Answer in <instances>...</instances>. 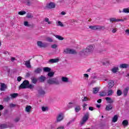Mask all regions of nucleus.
<instances>
[{
    "instance_id": "1",
    "label": "nucleus",
    "mask_w": 129,
    "mask_h": 129,
    "mask_svg": "<svg viewBox=\"0 0 129 129\" xmlns=\"http://www.w3.org/2000/svg\"><path fill=\"white\" fill-rule=\"evenodd\" d=\"M30 83L29 81L25 80L22 84H21L19 87V89H25L26 88H30L31 90H34V85H29Z\"/></svg>"
},
{
    "instance_id": "2",
    "label": "nucleus",
    "mask_w": 129,
    "mask_h": 129,
    "mask_svg": "<svg viewBox=\"0 0 129 129\" xmlns=\"http://www.w3.org/2000/svg\"><path fill=\"white\" fill-rule=\"evenodd\" d=\"M95 47V46L94 45V44H91L87 46L85 49L88 55H89V54H92V53H93Z\"/></svg>"
},
{
    "instance_id": "3",
    "label": "nucleus",
    "mask_w": 129,
    "mask_h": 129,
    "mask_svg": "<svg viewBox=\"0 0 129 129\" xmlns=\"http://www.w3.org/2000/svg\"><path fill=\"white\" fill-rule=\"evenodd\" d=\"M47 83L48 84H55V85H59V84H60L59 81L56 78L48 79L47 80Z\"/></svg>"
},
{
    "instance_id": "4",
    "label": "nucleus",
    "mask_w": 129,
    "mask_h": 129,
    "mask_svg": "<svg viewBox=\"0 0 129 129\" xmlns=\"http://www.w3.org/2000/svg\"><path fill=\"white\" fill-rule=\"evenodd\" d=\"M56 118L55 120L56 123L58 122H60L62 121V120H63V119H64V115H63V113H60L57 115Z\"/></svg>"
},
{
    "instance_id": "5",
    "label": "nucleus",
    "mask_w": 129,
    "mask_h": 129,
    "mask_svg": "<svg viewBox=\"0 0 129 129\" xmlns=\"http://www.w3.org/2000/svg\"><path fill=\"white\" fill-rule=\"evenodd\" d=\"M89 29H91V30H102V29H104V27L103 26H100L98 25H95L92 26L91 25L89 26Z\"/></svg>"
},
{
    "instance_id": "6",
    "label": "nucleus",
    "mask_w": 129,
    "mask_h": 129,
    "mask_svg": "<svg viewBox=\"0 0 129 129\" xmlns=\"http://www.w3.org/2000/svg\"><path fill=\"white\" fill-rule=\"evenodd\" d=\"M89 117V113H87L85 114L84 117H83L82 121L81 122V124H84V123H85L87 120H88V118Z\"/></svg>"
},
{
    "instance_id": "7",
    "label": "nucleus",
    "mask_w": 129,
    "mask_h": 129,
    "mask_svg": "<svg viewBox=\"0 0 129 129\" xmlns=\"http://www.w3.org/2000/svg\"><path fill=\"white\" fill-rule=\"evenodd\" d=\"M64 53L66 54H76V51L74 49H71L69 48H67L64 50Z\"/></svg>"
},
{
    "instance_id": "8",
    "label": "nucleus",
    "mask_w": 129,
    "mask_h": 129,
    "mask_svg": "<svg viewBox=\"0 0 129 129\" xmlns=\"http://www.w3.org/2000/svg\"><path fill=\"white\" fill-rule=\"evenodd\" d=\"M37 46L40 47V48H46L47 47V43H43V42L41 41H37Z\"/></svg>"
},
{
    "instance_id": "9",
    "label": "nucleus",
    "mask_w": 129,
    "mask_h": 129,
    "mask_svg": "<svg viewBox=\"0 0 129 129\" xmlns=\"http://www.w3.org/2000/svg\"><path fill=\"white\" fill-rule=\"evenodd\" d=\"M79 55H80V56H87V55H88V53H87L86 48L82 50L79 52Z\"/></svg>"
},
{
    "instance_id": "10",
    "label": "nucleus",
    "mask_w": 129,
    "mask_h": 129,
    "mask_svg": "<svg viewBox=\"0 0 129 129\" xmlns=\"http://www.w3.org/2000/svg\"><path fill=\"white\" fill-rule=\"evenodd\" d=\"M60 61V59L58 58H52L49 60L48 63H50L51 64H53V63H57V62H59Z\"/></svg>"
},
{
    "instance_id": "11",
    "label": "nucleus",
    "mask_w": 129,
    "mask_h": 129,
    "mask_svg": "<svg viewBox=\"0 0 129 129\" xmlns=\"http://www.w3.org/2000/svg\"><path fill=\"white\" fill-rule=\"evenodd\" d=\"M55 7H56V4H55V3H52V2L48 4L47 5V7L48 9H55Z\"/></svg>"
},
{
    "instance_id": "12",
    "label": "nucleus",
    "mask_w": 129,
    "mask_h": 129,
    "mask_svg": "<svg viewBox=\"0 0 129 129\" xmlns=\"http://www.w3.org/2000/svg\"><path fill=\"white\" fill-rule=\"evenodd\" d=\"M24 64L25 65L26 67L29 69L32 68V66H31V61L30 60L25 61Z\"/></svg>"
},
{
    "instance_id": "13",
    "label": "nucleus",
    "mask_w": 129,
    "mask_h": 129,
    "mask_svg": "<svg viewBox=\"0 0 129 129\" xmlns=\"http://www.w3.org/2000/svg\"><path fill=\"white\" fill-rule=\"evenodd\" d=\"M0 84H1L0 90H1V91H5V90H6V89H7V86L5 83H1Z\"/></svg>"
},
{
    "instance_id": "14",
    "label": "nucleus",
    "mask_w": 129,
    "mask_h": 129,
    "mask_svg": "<svg viewBox=\"0 0 129 129\" xmlns=\"http://www.w3.org/2000/svg\"><path fill=\"white\" fill-rule=\"evenodd\" d=\"M25 110L26 112H28V113H30V112L32 111V106L30 105H27L25 107Z\"/></svg>"
},
{
    "instance_id": "15",
    "label": "nucleus",
    "mask_w": 129,
    "mask_h": 129,
    "mask_svg": "<svg viewBox=\"0 0 129 129\" xmlns=\"http://www.w3.org/2000/svg\"><path fill=\"white\" fill-rule=\"evenodd\" d=\"M38 92L39 94H40L41 95H44L46 92L45 91H44L43 89H41V88H38L37 89Z\"/></svg>"
},
{
    "instance_id": "16",
    "label": "nucleus",
    "mask_w": 129,
    "mask_h": 129,
    "mask_svg": "<svg viewBox=\"0 0 129 129\" xmlns=\"http://www.w3.org/2000/svg\"><path fill=\"white\" fill-rule=\"evenodd\" d=\"M114 85V82L112 80L109 81L108 83V88L109 89H111L112 87H113V86Z\"/></svg>"
},
{
    "instance_id": "17",
    "label": "nucleus",
    "mask_w": 129,
    "mask_h": 129,
    "mask_svg": "<svg viewBox=\"0 0 129 129\" xmlns=\"http://www.w3.org/2000/svg\"><path fill=\"white\" fill-rule=\"evenodd\" d=\"M42 68H38L36 69L34 71V73H35V74H40V73H41V72H42Z\"/></svg>"
},
{
    "instance_id": "18",
    "label": "nucleus",
    "mask_w": 129,
    "mask_h": 129,
    "mask_svg": "<svg viewBox=\"0 0 129 129\" xmlns=\"http://www.w3.org/2000/svg\"><path fill=\"white\" fill-rule=\"evenodd\" d=\"M61 81L64 82L65 83H68L69 82V78L65 77H62L61 78Z\"/></svg>"
},
{
    "instance_id": "19",
    "label": "nucleus",
    "mask_w": 129,
    "mask_h": 129,
    "mask_svg": "<svg viewBox=\"0 0 129 129\" xmlns=\"http://www.w3.org/2000/svg\"><path fill=\"white\" fill-rule=\"evenodd\" d=\"M128 67H129V65L127 63H123V64H120L119 66L120 68H123V69L127 68H128Z\"/></svg>"
},
{
    "instance_id": "20",
    "label": "nucleus",
    "mask_w": 129,
    "mask_h": 129,
    "mask_svg": "<svg viewBox=\"0 0 129 129\" xmlns=\"http://www.w3.org/2000/svg\"><path fill=\"white\" fill-rule=\"evenodd\" d=\"M114 93V91L113 90L110 89L108 91L107 96H111L112 94Z\"/></svg>"
},
{
    "instance_id": "21",
    "label": "nucleus",
    "mask_w": 129,
    "mask_h": 129,
    "mask_svg": "<svg viewBox=\"0 0 129 129\" xmlns=\"http://www.w3.org/2000/svg\"><path fill=\"white\" fill-rule=\"evenodd\" d=\"M112 109V105L109 104L106 106L105 110L107 111H109V110H111Z\"/></svg>"
},
{
    "instance_id": "22",
    "label": "nucleus",
    "mask_w": 129,
    "mask_h": 129,
    "mask_svg": "<svg viewBox=\"0 0 129 129\" xmlns=\"http://www.w3.org/2000/svg\"><path fill=\"white\" fill-rule=\"evenodd\" d=\"M105 99L108 103H113V100H112V99H111V98L110 97H106Z\"/></svg>"
},
{
    "instance_id": "23",
    "label": "nucleus",
    "mask_w": 129,
    "mask_h": 129,
    "mask_svg": "<svg viewBox=\"0 0 129 129\" xmlns=\"http://www.w3.org/2000/svg\"><path fill=\"white\" fill-rule=\"evenodd\" d=\"M128 89H129L128 87H127L123 90V93H124V96H126V95H127V93H128Z\"/></svg>"
},
{
    "instance_id": "24",
    "label": "nucleus",
    "mask_w": 129,
    "mask_h": 129,
    "mask_svg": "<svg viewBox=\"0 0 129 129\" xmlns=\"http://www.w3.org/2000/svg\"><path fill=\"white\" fill-rule=\"evenodd\" d=\"M99 91V88L96 87L93 89V93H94V94H96V93H97Z\"/></svg>"
},
{
    "instance_id": "25",
    "label": "nucleus",
    "mask_w": 129,
    "mask_h": 129,
    "mask_svg": "<svg viewBox=\"0 0 129 129\" xmlns=\"http://www.w3.org/2000/svg\"><path fill=\"white\" fill-rule=\"evenodd\" d=\"M122 13H123L124 14H129V7L123 9Z\"/></svg>"
},
{
    "instance_id": "26",
    "label": "nucleus",
    "mask_w": 129,
    "mask_h": 129,
    "mask_svg": "<svg viewBox=\"0 0 129 129\" xmlns=\"http://www.w3.org/2000/svg\"><path fill=\"white\" fill-rule=\"evenodd\" d=\"M122 124L123 126H127L128 125V121H127V120H123Z\"/></svg>"
},
{
    "instance_id": "27",
    "label": "nucleus",
    "mask_w": 129,
    "mask_h": 129,
    "mask_svg": "<svg viewBox=\"0 0 129 129\" xmlns=\"http://www.w3.org/2000/svg\"><path fill=\"white\" fill-rule=\"evenodd\" d=\"M81 110V107L79 105L77 106L75 108V111L76 112H79Z\"/></svg>"
},
{
    "instance_id": "28",
    "label": "nucleus",
    "mask_w": 129,
    "mask_h": 129,
    "mask_svg": "<svg viewBox=\"0 0 129 129\" xmlns=\"http://www.w3.org/2000/svg\"><path fill=\"white\" fill-rule=\"evenodd\" d=\"M39 79L40 82H44V81L46 80V77L43 76H41Z\"/></svg>"
},
{
    "instance_id": "29",
    "label": "nucleus",
    "mask_w": 129,
    "mask_h": 129,
    "mask_svg": "<svg viewBox=\"0 0 129 129\" xmlns=\"http://www.w3.org/2000/svg\"><path fill=\"white\" fill-rule=\"evenodd\" d=\"M11 98H16L19 96V94L18 93H13L10 95Z\"/></svg>"
},
{
    "instance_id": "30",
    "label": "nucleus",
    "mask_w": 129,
    "mask_h": 129,
    "mask_svg": "<svg viewBox=\"0 0 129 129\" xmlns=\"http://www.w3.org/2000/svg\"><path fill=\"white\" fill-rule=\"evenodd\" d=\"M106 91H103L100 92L99 95L100 96H106Z\"/></svg>"
},
{
    "instance_id": "31",
    "label": "nucleus",
    "mask_w": 129,
    "mask_h": 129,
    "mask_svg": "<svg viewBox=\"0 0 129 129\" xmlns=\"http://www.w3.org/2000/svg\"><path fill=\"white\" fill-rule=\"evenodd\" d=\"M118 117L117 115H115L114 116V117L112 118V121L113 122H116V121H117V119H118Z\"/></svg>"
},
{
    "instance_id": "32",
    "label": "nucleus",
    "mask_w": 129,
    "mask_h": 129,
    "mask_svg": "<svg viewBox=\"0 0 129 129\" xmlns=\"http://www.w3.org/2000/svg\"><path fill=\"white\" fill-rule=\"evenodd\" d=\"M44 21H45V22L47 23V24H48V25H52V24H53V22L49 21V18H45Z\"/></svg>"
},
{
    "instance_id": "33",
    "label": "nucleus",
    "mask_w": 129,
    "mask_h": 129,
    "mask_svg": "<svg viewBox=\"0 0 129 129\" xmlns=\"http://www.w3.org/2000/svg\"><path fill=\"white\" fill-rule=\"evenodd\" d=\"M43 71L44 72H50L51 71V69L48 67H45L43 68Z\"/></svg>"
},
{
    "instance_id": "34",
    "label": "nucleus",
    "mask_w": 129,
    "mask_h": 129,
    "mask_svg": "<svg viewBox=\"0 0 129 129\" xmlns=\"http://www.w3.org/2000/svg\"><path fill=\"white\" fill-rule=\"evenodd\" d=\"M109 21L111 22H118V19H116V18H111L109 19Z\"/></svg>"
},
{
    "instance_id": "35",
    "label": "nucleus",
    "mask_w": 129,
    "mask_h": 129,
    "mask_svg": "<svg viewBox=\"0 0 129 129\" xmlns=\"http://www.w3.org/2000/svg\"><path fill=\"white\" fill-rule=\"evenodd\" d=\"M41 109L42 110V111H48L49 108H48V107L47 106H42L41 107Z\"/></svg>"
},
{
    "instance_id": "36",
    "label": "nucleus",
    "mask_w": 129,
    "mask_h": 129,
    "mask_svg": "<svg viewBox=\"0 0 129 129\" xmlns=\"http://www.w3.org/2000/svg\"><path fill=\"white\" fill-rule=\"evenodd\" d=\"M118 70V68H113L111 69V71L113 73H116Z\"/></svg>"
},
{
    "instance_id": "37",
    "label": "nucleus",
    "mask_w": 129,
    "mask_h": 129,
    "mask_svg": "<svg viewBox=\"0 0 129 129\" xmlns=\"http://www.w3.org/2000/svg\"><path fill=\"white\" fill-rule=\"evenodd\" d=\"M54 72H49L48 74V77H53V76H54Z\"/></svg>"
},
{
    "instance_id": "38",
    "label": "nucleus",
    "mask_w": 129,
    "mask_h": 129,
    "mask_svg": "<svg viewBox=\"0 0 129 129\" xmlns=\"http://www.w3.org/2000/svg\"><path fill=\"white\" fill-rule=\"evenodd\" d=\"M27 14V12L25 11H20L18 13V15H20V16H24V15H26Z\"/></svg>"
},
{
    "instance_id": "39",
    "label": "nucleus",
    "mask_w": 129,
    "mask_h": 129,
    "mask_svg": "<svg viewBox=\"0 0 129 129\" xmlns=\"http://www.w3.org/2000/svg\"><path fill=\"white\" fill-rule=\"evenodd\" d=\"M54 36L57 39H58V40H64V38L63 37H62V36H59V35H54Z\"/></svg>"
},
{
    "instance_id": "40",
    "label": "nucleus",
    "mask_w": 129,
    "mask_h": 129,
    "mask_svg": "<svg viewBox=\"0 0 129 129\" xmlns=\"http://www.w3.org/2000/svg\"><path fill=\"white\" fill-rule=\"evenodd\" d=\"M31 80L32 83H34V84H36V83H37V80L36 78H32Z\"/></svg>"
},
{
    "instance_id": "41",
    "label": "nucleus",
    "mask_w": 129,
    "mask_h": 129,
    "mask_svg": "<svg viewBox=\"0 0 129 129\" xmlns=\"http://www.w3.org/2000/svg\"><path fill=\"white\" fill-rule=\"evenodd\" d=\"M57 26H59L60 27H64V25L63 24V23L62 22H61L60 21H58L57 22Z\"/></svg>"
},
{
    "instance_id": "42",
    "label": "nucleus",
    "mask_w": 129,
    "mask_h": 129,
    "mask_svg": "<svg viewBox=\"0 0 129 129\" xmlns=\"http://www.w3.org/2000/svg\"><path fill=\"white\" fill-rule=\"evenodd\" d=\"M68 107H69V108H72L73 107V103H69Z\"/></svg>"
},
{
    "instance_id": "43",
    "label": "nucleus",
    "mask_w": 129,
    "mask_h": 129,
    "mask_svg": "<svg viewBox=\"0 0 129 129\" xmlns=\"http://www.w3.org/2000/svg\"><path fill=\"white\" fill-rule=\"evenodd\" d=\"M24 26H25L26 27H30V26H31V25H30L29 24V23L27 21H25L24 22Z\"/></svg>"
},
{
    "instance_id": "44",
    "label": "nucleus",
    "mask_w": 129,
    "mask_h": 129,
    "mask_svg": "<svg viewBox=\"0 0 129 129\" xmlns=\"http://www.w3.org/2000/svg\"><path fill=\"white\" fill-rule=\"evenodd\" d=\"M121 94H122V92L120 90H118L117 91V95H118V96H120V95H121Z\"/></svg>"
},
{
    "instance_id": "45",
    "label": "nucleus",
    "mask_w": 129,
    "mask_h": 129,
    "mask_svg": "<svg viewBox=\"0 0 129 129\" xmlns=\"http://www.w3.org/2000/svg\"><path fill=\"white\" fill-rule=\"evenodd\" d=\"M7 127V125L3 124L2 125H0V129H3V128H6Z\"/></svg>"
},
{
    "instance_id": "46",
    "label": "nucleus",
    "mask_w": 129,
    "mask_h": 129,
    "mask_svg": "<svg viewBox=\"0 0 129 129\" xmlns=\"http://www.w3.org/2000/svg\"><path fill=\"white\" fill-rule=\"evenodd\" d=\"M46 41H47V42H53V39H52V38H51L50 37H47L46 38Z\"/></svg>"
},
{
    "instance_id": "47",
    "label": "nucleus",
    "mask_w": 129,
    "mask_h": 129,
    "mask_svg": "<svg viewBox=\"0 0 129 129\" xmlns=\"http://www.w3.org/2000/svg\"><path fill=\"white\" fill-rule=\"evenodd\" d=\"M27 18H28L29 19H31L32 18H33V15L31 14H28L27 15Z\"/></svg>"
},
{
    "instance_id": "48",
    "label": "nucleus",
    "mask_w": 129,
    "mask_h": 129,
    "mask_svg": "<svg viewBox=\"0 0 129 129\" xmlns=\"http://www.w3.org/2000/svg\"><path fill=\"white\" fill-rule=\"evenodd\" d=\"M125 35H126L127 36H129V29H126L125 31Z\"/></svg>"
},
{
    "instance_id": "49",
    "label": "nucleus",
    "mask_w": 129,
    "mask_h": 129,
    "mask_svg": "<svg viewBox=\"0 0 129 129\" xmlns=\"http://www.w3.org/2000/svg\"><path fill=\"white\" fill-rule=\"evenodd\" d=\"M70 23L71 25H73L72 24H73V23H75V20L71 19V20H70Z\"/></svg>"
},
{
    "instance_id": "50",
    "label": "nucleus",
    "mask_w": 129,
    "mask_h": 129,
    "mask_svg": "<svg viewBox=\"0 0 129 129\" xmlns=\"http://www.w3.org/2000/svg\"><path fill=\"white\" fill-rule=\"evenodd\" d=\"M116 31H117V28H113V29L112 30V33H116Z\"/></svg>"
},
{
    "instance_id": "51",
    "label": "nucleus",
    "mask_w": 129,
    "mask_h": 129,
    "mask_svg": "<svg viewBox=\"0 0 129 129\" xmlns=\"http://www.w3.org/2000/svg\"><path fill=\"white\" fill-rule=\"evenodd\" d=\"M14 121L15 122H18V121H20V117H17L14 119Z\"/></svg>"
},
{
    "instance_id": "52",
    "label": "nucleus",
    "mask_w": 129,
    "mask_h": 129,
    "mask_svg": "<svg viewBox=\"0 0 129 129\" xmlns=\"http://www.w3.org/2000/svg\"><path fill=\"white\" fill-rule=\"evenodd\" d=\"M88 100H89V99L87 98V97H85L84 99L82 100V101H88Z\"/></svg>"
},
{
    "instance_id": "53",
    "label": "nucleus",
    "mask_w": 129,
    "mask_h": 129,
    "mask_svg": "<svg viewBox=\"0 0 129 129\" xmlns=\"http://www.w3.org/2000/svg\"><path fill=\"white\" fill-rule=\"evenodd\" d=\"M57 47V46L56 44H53L51 45V48H52L53 49H56Z\"/></svg>"
},
{
    "instance_id": "54",
    "label": "nucleus",
    "mask_w": 129,
    "mask_h": 129,
    "mask_svg": "<svg viewBox=\"0 0 129 129\" xmlns=\"http://www.w3.org/2000/svg\"><path fill=\"white\" fill-rule=\"evenodd\" d=\"M100 53H102V52H105L106 50L105 48H103L102 49H100Z\"/></svg>"
},
{
    "instance_id": "55",
    "label": "nucleus",
    "mask_w": 129,
    "mask_h": 129,
    "mask_svg": "<svg viewBox=\"0 0 129 129\" xmlns=\"http://www.w3.org/2000/svg\"><path fill=\"white\" fill-rule=\"evenodd\" d=\"M86 106H87V104H84V105L83 106L84 110H85V109H86Z\"/></svg>"
},
{
    "instance_id": "56",
    "label": "nucleus",
    "mask_w": 129,
    "mask_h": 129,
    "mask_svg": "<svg viewBox=\"0 0 129 129\" xmlns=\"http://www.w3.org/2000/svg\"><path fill=\"white\" fill-rule=\"evenodd\" d=\"M84 77H85V78H88V77H89V76L87 74H84Z\"/></svg>"
},
{
    "instance_id": "57",
    "label": "nucleus",
    "mask_w": 129,
    "mask_h": 129,
    "mask_svg": "<svg viewBox=\"0 0 129 129\" xmlns=\"http://www.w3.org/2000/svg\"><path fill=\"white\" fill-rule=\"evenodd\" d=\"M21 80H22V77H18L17 78V81L20 82L21 81Z\"/></svg>"
},
{
    "instance_id": "58",
    "label": "nucleus",
    "mask_w": 129,
    "mask_h": 129,
    "mask_svg": "<svg viewBox=\"0 0 129 129\" xmlns=\"http://www.w3.org/2000/svg\"><path fill=\"white\" fill-rule=\"evenodd\" d=\"M10 107H15L16 106V105H15L14 104H10Z\"/></svg>"
},
{
    "instance_id": "59",
    "label": "nucleus",
    "mask_w": 129,
    "mask_h": 129,
    "mask_svg": "<svg viewBox=\"0 0 129 129\" xmlns=\"http://www.w3.org/2000/svg\"><path fill=\"white\" fill-rule=\"evenodd\" d=\"M56 129H64V126H60L57 127Z\"/></svg>"
},
{
    "instance_id": "60",
    "label": "nucleus",
    "mask_w": 129,
    "mask_h": 129,
    "mask_svg": "<svg viewBox=\"0 0 129 129\" xmlns=\"http://www.w3.org/2000/svg\"><path fill=\"white\" fill-rule=\"evenodd\" d=\"M4 109V106L0 105V110H3Z\"/></svg>"
},
{
    "instance_id": "61",
    "label": "nucleus",
    "mask_w": 129,
    "mask_h": 129,
    "mask_svg": "<svg viewBox=\"0 0 129 129\" xmlns=\"http://www.w3.org/2000/svg\"><path fill=\"white\" fill-rule=\"evenodd\" d=\"M66 14V13L64 11L61 12L60 13V14L62 15V16L65 15Z\"/></svg>"
},
{
    "instance_id": "62",
    "label": "nucleus",
    "mask_w": 129,
    "mask_h": 129,
    "mask_svg": "<svg viewBox=\"0 0 129 129\" xmlns=\"http://www.w3.org/2000/svg\"><path fill=\"white\" fill-rule=\"evenodd\" d=\"M26 3V4L28 5V6H30V5H31V3L29 1H27L26 2H25Z\"/></svg>"
},
{
    "instance_id": "63",
    "label": "nucleus",
    "mask_w": 129,
    "mask_h": 129,
    "mask_svg": "<svg viewBox=\"0 0 129 129\" xmlns=\"http://www.w3.org/2000/svg\"><path fill=\"white\" fill-rule=\"evenodd\" d=\"M89 110L92 111V110H93V107H89Z\"/></svg>"
},
{
    "instance_id": "64",
    "label": "nucleus",
    "mask_w": 129,
    "mask_h": 129,
    "mask_svg": "<svg viewBox=\"0 0 129 129\" xmlns=\"http://www.w3.org/2000/svg\"><path fill=\"white\" fill-rule=\"evenodd\" d=\"M97 102L98 103H101V99H99V100H97Z\"/></svg>"
}]
</instances>
